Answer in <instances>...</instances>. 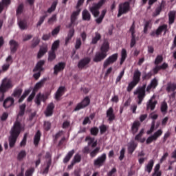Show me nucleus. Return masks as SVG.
Here are the masks:
<instances>
[{"label":"nucleus","instance_id":"nucleus-2","mask_svg":"<svg viewBox=\"0 0 176 176\" xmlns=\"http://www.w3.org/2000/svg\"><path fill=\"white\" fill-rule=\"evenodd\" d=\"M146 84L143 85L142 87H139L134 91V95H138V104H141L146 96Z\"/></svg>","mask_w":176,"mask_h":176},{"label":"nucleus","instance_id":"nucleus-53","mask_svg":"<svg viewBox=\"0 0 176 176\" xmlns=\"http://www.w3.org/2000/svg\"><path fill=\"white\" fill-rule=\"evenodd\" d=\"M163 133V131L162 129L158 130L156 131L153 135V138L157 140L158 138H160Z\"/></svg>","mask_w":176,"mask_h":176},{"label":"nucleus","instance_id":"nucleus-4","mask_svg":"<svg viewBox=\"0 0 176 176\" xmlns=\"http://www.w3.org/2000/svg\"><path fill=\"white\" fill-rule=\"evenodd\" d=\"M118 58V54H114L111 56H110L104 62L103 64L104 69H106L108 66L110 65L116 63Z\"/></svg>","mask_w":176,"mask_h":176},{"label":"nucleus","instance_id":"nucleus-49","mask_svg":"<svg viewBox=\"0 0 176 176\" xmlns=\"http://www.w3.org/2000/svg\"><path fill=\"white\" fill-rule=\"evenodd\" d=\"M39 43H40V40L38 39V37H35L32 40V43L31 45V47L32 48H34V47H36L39 44Z\"/></svg>","mask_w":176,"mask_h":176},{"label":"nucleus","instance_id":"nucleus-13","mask_svg":"<svg viewBox=\"0 0 176 176\" xmlns=\"http://www.w3.org/2000/svg\"><path fill=\"white\" fill-rule=\"evenodd\" d=\"M9 45L10 46L11 54H14L17 51L19 43L14 40H11L9 42Z\"/></svg>","mask_w":176,"mask_h":176},{"label":"nucleus","instance_id":"nucleus-48","mask_svg":"<svg viewBox=\"0 0 176 176\" xmlns=\"http://www.w3.org/2000/svg\"><path fill=\"white\" fill-rule=\"evenodd\" d=\"M101 36L100 34L96 33V36L92 39L91 44L95 45L98 43L99 40H100Z\"/></svg>","mask_w":176,"mask_h":176},{"label":"nucleus","instance_id":"nucleus-35","mask_svg":"<svg viewBox=\"0 0 176 176\" xmlns=\"http://www.w3.org/2000/svg\"><path fill=\"white\" fill-rule=\"evenodd\" d=\"M23 92V89L21 88H16L14 90L13 94H12V96L14 98H19Z\"/></svg>","mask_w":176,"mask_h":176},{"label":"nucleus","instance_id":"nucleus-25","mask_svg":"<svg viewBox=\"0 0 176 176\" xmlns=\"http://www.w3.org/2000/svg\"><path fill=\"white\" fill-rule=\"evenodd\" d=\"M82 20L85 21H90L91 16L88 10H83L82 13Z\"/></svg>","mask_w":176,"mask_h":176},{"label":"nucleus","instance_id":"nucleus-61","mask_svg":"<svg viewBox=\"0 0 176 176\" xmlns=\"http://www.w3.org/2000/svg\"><path fill=\"white\" fill-rule=\"evenodd\" d=\"M155 121L153 120V121L152 122V124H151V129L147 131V134H148V135L151 134V133L154 131V130H155Z\"/></svg>","mask_w":176,"mask_h":176},{"label":"nucleus","instance_id":"nucleus-54","mask_svg":"<svg viewBox=\"0 0 176 176\" xmlns=\"http://www.w3.org/2000/svg\"><path fill=\"white\" fill-rule=\"evenodd\" d=\"M98 132H99V129L97 127H93L90 129V133L94 136H96Z\"/></svg>","mask_w":176,"mask_h":176},{"label":"nucleus","instance_id":"nucleus-42","mask_svg":"<svg viewBox=\"0 0 176 176\" xmlns=\"http://www.w3.org/2000/svg\"><path fill=\"white\" fill-rule=\"evenodd\" d=\"M25 107H26V105L25 104H23L19 107V112L18 113V116L22 117L24 115Z\"/></svg>","mask_w":176,"mask_h":176},{"label":"nucleus","instance_id":"nucleus-24","mask_svg":"<svg viewBox=\"0 0 176 176\" xmlns=\"http://www.w3.org/2000/svg\"><path fill=\"white\" fill-rule=\"evenodd\" d=\"M109 50V43L107 41H104L100 47V52L107 54Z\"/></svg>","mask_w":176,"mask_h":176},{"label":"nucleus","instance_id":"nucleus-46","mask_svg":"<svg viewBox=\"0 0 176 176\" xmlns=\"http://www.w3.org/2000/svg\"><path fill=\"white\" fill-rule=\"evenodd\" d=\"M57 6V1H54L51 6L47 10V12L51 14L52 12H54Z\"/></svg>","mask_w":176,"mask_h":176},{"label":"nucleus","instance_id":"nucleus-30","mask_svg":"<svg viewBox=\"0 0 176 176\" xmlns=\"http://www.w3.org/2000/svg\"><path fill=\"white\" fill-rule=\"evenodd\" d=\"M176 90V83L169 82L167 85L166 91L168 93L174 92Z\"/></svg>","mask_w":176,"mask_h":176},{"label":"nucleus","instance_id":"nucleus-11","mask_svg":"<svg viewBox=\"0 0 176 176\" xmlns=\"http://www.w3.org/2000/svg\"><path fill=\"white\" fill-rule=\"evenodd\" d=\"M47 98V94H41L39 93L35 98V102L38 106H39L41 104V101L45 102Z\"/></svg>","mask_w":176,"mask_h":176},{"label":"nucleus","instance_id":"nucleus-3","mask_svg":"<svg viewBox=\"0 0 176 176\" xmlns=\"http://www.w3.org/2000/svg\"><path fill=\"white\" fill-rule=\"evenodd\" d=\"M130 10V3L129 1H125L124 3H121L119 5L118 17H120L122 14H125Z\"/></svg>","mask_w":176,"mask_h":176},{"label":"nucleus","instance_id":"nucleus-21","mask_svg":"<svg viewBox=\"0 0 176 176\" xmlns=\"http://www.w3.org/2000/svg\"><path fill=\"white\" fill-rule=\"evenodd\" d=\"M45 65V61L41 60L40 61H38L37 63V64L36 65V67H34V69H33V72H42L44 70L43 66Z\"/></svg>","mask_w":176,"mask_h":176},{"label":"nucleus","instance_id":"nucleus-34","mask_svg":"<svg viewBox=\"0 0 176 176\" xmlns=\"http://www.w3.org/2000/svg\"><path fill=\"white\" fill-rule=\"evenodd\" d=\"M80 8L77 9V11L74 12L71 16V21L72 23H75L76 19H77V16L80 14Z\"/></svg>","mask_w":176,"mask_h":176},{"label":"nucleus","instance_id":"nucleus-38","mask_svg":"<svg viewBox=\"0 0 176 176\" xmlns=\"http://www.w3.org/2000/svg\"><path fill=\"white\" fill-rule=\"evenodd\" d=\"M121 56L122 57H121V60H120V65H122L127 57V53H126V50L125 49H122V53H121Z\"/></svg>","mask_w":176,"mask_h":176},{"label":"nucleus","instance_id":"nucleus-37","mask_svg":"<svg viewBox=\"0 0 176 176\" xmlns=\"http://www.w3.org/2000/svg\"><path fill=\"white\" fill-rule=\"evenodd\" d=\"M137 85H138V83L132 80L131 82L129 83V85L126 88V91L129 93H130Z\"/></svg>","mask_w":176,"mask_h":176},{"label":"nucleus","instance_id":"nucleus-17","mask_svg":"<svg viewBox=\"0 0 176 176\" xmlns=\"http://www.w3.org/2000/svg\"><path fill=\"white\" fill-rule=\"evenodd\" d=\"M65 87H60L55 94V99L58 101L60 100V97L65 94Z\"/></svg>","mask_w":176,"mask_h":176},{"label":"nucleus","instance_id":"nucleus-15","mask_svg":"<svg viewBox=\"0 0 176 176\" xmlns=\"http://www.w3.org/2000/svg\"><path fill=\"white\" fill-rule=\"evenodd\" d=\"M141 126V123L140 122V121H135L132 125H131V133L135 135V133H137V132L139 130L140 126Z\"/></svg>","mask_w":176,"mask_h":176},{"label":"nucleus","instance_id":"nucleus-7","mask_svg":"<svg viewBox=\"0 0 176 176\" xmlns=\"http://www.w3.org/2000/svg\"><path fill=\"white\" fill-rule=\"evenodd\" d=\"M107 159V155L105 153H103L101 156L98 157L96 160H94V165L96 166H102L105 162Z\"/></svg>","mask_w":176,"mask_h":176},{"label":"nucleus","instance_id":"nucleus-32","mask_svg":"<svg viewBox=\"0 0 176 176\" xmlns=\"http://www.w3.org/2000/svg\"><path fill=\"white\" fill-rule=\"evenodd\" d=\"M157 104V101H153V99L151 98L147 103V110H148L149 109H151L152 111L154 110Z\"/></svg>","mask_w":176,"mask_h":176},{"label":"nucleus","instance_id":"nucleus-22","mask_svg":"<svg viewBox=\"0 0 176 176\" xmlns=\"http://www.w3.org/2000/svg\"><path fill=\"white\" fill-rule=\"evenodd\" d=\"M75 30L74 28L71 29L67 34V36L65 38V45L67 46L69 43V41L72 38V37L74 36Z\"/></svg>","mask_w":176,"mask_h":176},{"label":"nucleus","instance_id":"nucleus-8","mask_svg":"<svg viewBox=\"0 0 176 176\" xmlns=\"http://www.w3.org/2000/svg\"><path fill=\"white\" fill-rule=\"evenodd\" d=\"M91 62V58L89 57L81 59L78 64V67L80 69H82L84 68H86L87 67V65L89 64V63Z\"/></svg>","mask_w":176,"mask_h":176},{"label":"nucleus","instance_id":"nucleus-36","mask_svg":"<svg viewBox=\"0 0 176 176\" xmlns=\"http://www.w3.org/2000/svg\"><path fill=\"white\" fill-rule=\"evenodd\" d=\"M175 15H176V12L174 11H171L170 12L168 16H169V24L172 25L173 23H174L175 22Z\"/></svg>","mask_w":176,"mask_h":176},{"label":"nucleus","instance_id":"nucleus-39","mask_svg":"<svg viewBox=\"0 0 176 176\" xmlns=\"http://www.w3.org/2000/svg\"><path fill=\"white\" fill-rule=\"evenodd\" d=\"M23 9H24V6L23 3H21L19 6H18L16 10V15L18 16L19 14H21L23 13Z\"/></svg>","mask_w":176,"mask_h":176},{"label":"nucleus","instance_id":"nucleus-12","mask_svg":"<svg viewBox=\"0 0 176 176\" xmlns=\"http://www.w3.org/2000/svg\"><path fill=\"white\" fill-rule=\"evenodd\" d=\"M66 64L65 63H58L54 67V74L57 75L58 72L63 71L65 68Z\"/></svg>","mask_w":176,"mask_h":176},{"label":"nucleus","instance_id":"nucleus-57","mask_svg":"<svg viewBox=\"0 0 176 176\" xmlns=\"http://www.w3.org/2000/svg\"><path fill=\"white\" fill-rule=\"evenodd\" d=\"M81 161V156L79 154H76L72 162L74 163H79Z\"/></svg>","mask_w":176,"mask_h":176},{"label":"nucleus","instance_id":"nucleus-28","mask_svg":"<svg viewBox=\"0 0 176 176\" xmlns=\"http://www.w3.org/2000/svg\"><path fill=\"white\" fill-rule=\"evenodd\" d=\"M41 133L39 130H38L34 138V144L36 147L38 146V143L41 140Z\"/></svg>","mask_w":176,"mask_h":176},{"label":"nucleus","instance_id":"nucleus-16","mask_svg":"<svg viewBox=\"0 0 176 176\" xmlns=\"http://www.w3.org/2000/svg\"><path fill=\"white\" fill-rule=\"evenodd\" d=\"M14 102V98H12V97H8L4 100L3 106L5 109H8L12 105H13Z\"/></svg>","mask_w":176,"mask_h":176},{"label":"nucleus","instance_id":"nucleus-64","mask_svg":"<svg viewBox=\"0 0 176 176\" xmlns=\"http://www.w3.org/2000/svg\"><path fill=\"white\" fill-rule=\"evenodd\" d=\"M95 140L94 138H91L90 136H87L85 138V141H89L88 142V145L90 146Z\"/></svg>","mask_w":176,"mask_h":176},{"label":"nucleus","instance_id":"nucleus-10","mask_svg":"<svg viewBox=\"0 0 176 176\" xmlns=\"http://www.w3.org/2000/svg\"><path fill=\"white\" fill-rule=\"evenodd\" d=\"M107 56V54H105L101 52H98L96 54L93 60L95 63H99L103 60Z\"/></svg>","mask_w":176,"mask_h":176},{"label":"nucleus","instance_id":"nucleus-26","mask_svg":"<svg viewBox=\"0 0 176 176\" xmlns=\"http://www.w3.org/2000/svg\"><path fill=\"white\" fill-rule=\"evenodd\" d=\"M137 146H138V144L134 141H132L131 142H130L128 146L129 153L132 154L136 149Z\"/></svg>","mask_w":176,"mask_h":176},{"label":"nucleus","instance_id":"nucleus-9","mask_svg":"<svg viewBox=\"0 0 176 176\" xmlns=\"http://www.w3.org/2000/svg\"><path fill=\"white\" fill-rule=\"evenodd\" d=\"M12 85L11 83V81L8 80L6 82V79L3 80V83L0 86V91L1 92H6L8 89L12 88Z\"/></svg>","mask_w":176,"mask_h":176},{"label":"nucleus","instance_id":"nucleus-56","mask_svg":"<svg viewBox=\"0 0 176 176\" xmlns=\"http://www.w3.org/2000/svg\"><path fill=\"white\" fill-rule=\"evenodd\" d=\"M51 164H52V160H49L48 162H47V166L43 172V174H47L48 173V171H49L50 167L51 166Z\"/></svg>","mask_w":176,"mask_h":176},{"label":"nucleus","instance_id":"nucleus-20","mask_svg":"<svg viewBox=\"0 0 176 176\" xmlns=\"http://www.w3.org/2000/svg\"><path fill=\"white\" fill-rule=\"evenodd\" d=\"M157 85H158V81L156 78H154L151 82V84L149 85H148V87L146 88V91L148 93H150L151 89H155Z\"/></svg>","mask_w":176,"mask_h":176},{"label":"nucleus","instance_id":"nucleus-6","mask_svg":"<svg viewBox=\"0 0 176 176\" xmlns=\"http://www.w3.org/2000/svg\"><path fill=\"white\" fill-rule=\"evenodd\" d=\"M107 0H100L98 3H95L92 7H90V12L91 13L99 12V9L105 3Z\"/></svg>","mask_w":176,"mask_h":176},{"label":"nucleus","instance_id":"nucleus-5","mask_svg":"<svg viewBox=\"0 0 176 176\" xmlns=\"http://www.w3.org/2000/svg\"><path fill=\"white\" fill-rule=\"evenodd\" d=\"M90 98L88 96H86L81 102L77 104L74 109V111H77L87 107L90 104Z\"/></svg>","mask_w":176,"mask_h":176},{"label":"nucleus","instance_id":"nucleus-19","mask_svg":"<svg viewBox=\"0 0 176 176\" xmlns=\"http://www.w3.org/2000/svg\"><path fill=\"white\" fill-rule=\"evenodd\" d=\"M107 117L108 118V120L112 122L115 120L116 116L113 113V109L110 107L107 111Z\"/></svg>","mask_w":176,"mask_h":176},{"label":"nucleus","instance_id":"nucleus-40","mask_svg":"<svg viewBox=\"0 0 176 176\" xmlns=\"http://www.w3.org/2000/svg\"><path fill=\"white\" fill-rule=\"evenodd\" d=\"M59 46H60V41L57 40L54 41V43L52 44L51 51L56 52V51L58 49Z\"/></svg>","mask_w":176,"mask_h":176},{"label":"nucleus","instance_id":"nucleus-45","mask_svg":"<svg viewBox=\"0 0 176 176\" xmlns=\"http://www.w3.org/2000/svg\"><path fill=\"white\" fill-rule=\"evenodd\" d=\"M18 25L21 30H24L27 28V23L25 21H19Z\"/></svg>","mask_w":176,"mask_h":176},{"label":"nucleus","instance_id":"nucleus-59","mask_svg":"<svg viewBox=\"0 0 176 176\" xmlns=\"http://www.w3.org/2000/svg\"><path fill=\"white\" fill-rule=\"evenodd\" d=\"M47 17V15H45V16H41L40 19H39V21L36 24V27H40L44 22L45 18Z\"/></svg>","mask_w":176,"mask_h":176},{"label":"nucleus","instance_id":"nucleus-31","mask_svg":"<svg viewBox=\"0 0 176 176\" xmlns=\"http://www.w3.org/2000/svg\"><path fill=\"white\" fill-rule=\"evenodd\" d=\"M153 166H154V160H151L145 166V171L150 173L153 170Z\"/></svg>","mask_w":176,"mask_h":176},{"label":"nucleus","instance_id":"nucleus-23","mask_svg":"<svg viewBox=\"0 0 176 176\" xmlns=\"http://www.w3.org/2000/svg\"><path fill=\"white\" fill-rule=\"evenodd\" d=\"M54 109V104L53 102H51L48 104L46 111H45V116L47 117L51 116L53 114V109Z\"/></svg>","mask_w":176,"mask_h":176},{"label":"nucleus","instance_id":"nucleus-58","mask_svg":"<svg viewBox=\"0 0 176 176\" xmlns=\"http://www.w3.org/2000/svg\"><path fill=\"white\" fill-rule=\"evenodd\" d=\"M34 172V168H29L25 171V176H32Z\"/></svg>","mask_w":176,"mask_h":176},{"label":"nucleus","instance_id":"nucleus-50","mask_svg":"<svg viewBox=\"0 0 176 176\" xmlns=\"http://www.w3.org/2000/svg\"><path fill=\"white\" fill-rule=\"evenodd\" d=\"M151 21H148L146 22L145 25H144V32L145 34L147 33L148 29L151 28Z\"/></svg>","mask_w":176,"mask_h":176},{"label":"nucleus","instance_id":"nucleus-14","mask_svg":"<svg viewBox=\"0 0 176 176\" xmlns=\"http://www.w3.org/2000/svg\"><path fill=\"white\" fill-rule=\"evenodd\" d=\"M141 75H142V73L140 72L139 69H136L135 72H134V74H133V80L135 83L138 84L140 82L141 80Z\"/></svg>","mask_w":176,"mask_h":176},{"label":"nucleus","instance_id":"nucleus-63","mask_svg":"<svg viewBox=\"0 0 176 176\" xmlns=\"http://www.w3.org/2000/svg\"><path fill=\"white\" fill-rule=\"evenodd\" d=\"M51 129V123L50 122H44V129L46 131H48Z\"/></svg>","mask_w":176,"mask_h":176},{"label":"nucleus","instance_id":"nucleus-55","mask_svg":"<svg viewBox=\"0 0 176 176\" xmlns=\"http://www.w3.org/2000/svg\"><path fill=\"white\" fill-rule=\"evenodd\" d=\"M144 133V129H142L140 133L135 136V140L137 141H140Z\"/></svg>","mask_w":176,"mask_h":176},{"label":"nucleus","instance_id":"nucleus-43","mask_svg":"<svg viewBox=\"0 0 176 176\" xmlns=\"http://www.w3.org/2000/svg\"><path fill=\"white\" fill-rule=\"evenodd\" d=\"M26 152L24 150L21 151L17 155V160L19 161L23 160V159L26 156Z\"/></svg>","mask_w":176,"mask_h":176},{"label":"nucleus","instance_id":"nucleus-60","mask_svg":"<svg viewBox=\"0 0 176 176\" xmlns=\"http://www.w3.org/2000/svg\"><path fill=\"white\" fill-rule=\"evenodd\" d=\"M81 45H82V42L80 38H77L76 41V45H75L76 50L80 49Z\"/></svg>","mask_w":176,"mask_h":176},{"label":"nucleus","instance_id":"nucleus-41","mask_svg":"<svg viewBox=\"0 0 176 176\" xmlns=\"http://www.w3.org/2000/svg\"><path fill=\"white\" fill-rule=\"evenodd\" d=\"M56 56V52L50 50L49 52V56H48V60L52 62L54 60H55Z\"/></svg>","mask_w":176,"mask_h":176},{"label":"nucleus","instance_id":"nucleus-1","mask_svg":"<svg viewBox=\"0 0 176 176\" xmlns=\"http://www.w3.org/2000/svg\"><path fill=\"white\" fill-rule=\"evenodd\" d=\"M22 126L19 122L16 121L14 124L13 127L12 128L10 132V137L8 138L9 146L10 148H13L15 145L16 140L21 131Z\"/></svg>","mask_w":176,"mask_h":176},{"label":"nucleus","instance_id":"nucleus-18","mask_svg":"<svg viewBox=\"0 0 176 176\" xmlns=\"http://www.w3.org/2000/svg\"><path fill=\"white\" fill-rule=\"evenodd\" d=\"M167 31H168V25H167L164 24L162 25H160L156 30L157 37H158L160 35H161L162 32H164V34H166Z\"/></svg>","mask_w":176,"mask_h":176},{"label":"nucleus","instance_id":"nucleus-29","mask_svg":"<svg viewBox=\"0 0 176 176\" xmlns=\"http://www.w3.org/2000/svg\"><path fill=\"white\" fill-rule=\"evenodd\" d=\"M47 45H43V47H41L39 52L38 53V58H41L44 54L47 52Z\"/></svg>","mask_w":176,"mask_h":176},{"label":"nucleus","instance_id":"nucleus-62","mask_svg":"<svg viewBox=\"0 0 176 176\" xmlns=\"http://www.w3.org/2000/svg\"><path fill=\"white\" fill-rule=\"evenodd\" d=\"M99 128L101 135L104 134L107 130V127L104 124L101 125Z\"/></svg>","mask_w":176,"mask_h":176},{"label":"nucleus","instance_id":"nucleus-52","mask_svg":"<svg viewBox=\"0 0 176 176\" xmlns=\"http://www.w3.org/2000/svg\"><path fill=\"white\" fill-rule=\"evenodd\" d=\"M100 148V147H97L96 148L94 151H92L90 153V156L91 157H94L97 155V154L99 153Z\"/></svg>","mask_w":176,"mask_h":176},{"label":"nucleus","instance_id":"nucleus-27","mask_svg":"<svg viewBox=\"0 0 176 176\" xmlns=\"http://www.w3.org/2000/svg\"><path fill=\"white\" fill-rule=\"evenodd\" d=\"M47 80V78H44L43 79H42L40 82H37L34 87V91H38V89H40L41 87H43L45 82Z\"/></svg>","mask_w":176,"mask_h":176},{"label":"nucleus","instance_id":"nucleus-47","mask_svg":"<svg viewBox=\"0 0 176 176\" xmlns=\"http://www.w3.org/2000/svg\"><path fill=\"white\" fill-rule=\"evenodd\" d=\"M163 56L162 55H158L155 60V65H159L160 63L163 62Z\"/></svg>","mask_w":176,"mask_h":176},{"label":"nucleus","instance_id":"nucleus-44","mask_svg":"<svg viewBox=\"0 0 176 176\" xmlns=\"http://www.w3.org/2000/svg\"><path fill=\"white\" fill-rule=\"evenodd\" d=\"M153 76V73L152 72H150L148 73L146 72H144L143 75H142V79L144 80H149L151 78V77Z\"/></svg>","mask_w":176,"mask_h":176},{"label":"nucleus","instance_id":"nucleus-33","mask_svg":"<svg viewBox=\"0 0 176 176\" xmlns=\"http://www.w3.org/2000/svg\"><path fill=\"white\" fill-rule=\"evenodd\" d=\"M75 151L74 150H72L70 151L67 155L65 157V158L63 159V162L65 164L67 163L70 160L71 158L72 157L73 155L74 154Z\"/></svg>","mask_w":176,"mask_h":176},{"label":"nucleus","instance_id":"nucleus-51","mask_svg":"<svg viewBox=\"0 0 176 176\" xmlns=\"http://www.w3.org/2000/svg\"><path fill=\"white\" fill-rule=\"evenodd\" d=\"M168 110V104L167 103L164 101L162 103V106H161V111L162 113H166Z\"/></svg>","mask_w":176,"mask_h":176}]
</instances>
